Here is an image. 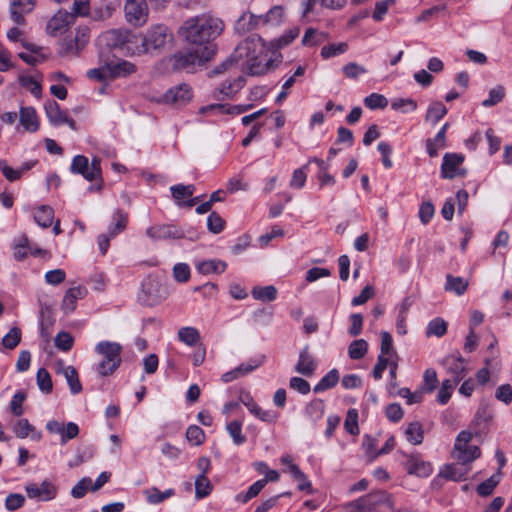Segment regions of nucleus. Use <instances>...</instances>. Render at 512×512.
Masks as SVG:
<instances>
[{
  "instance_id": "nucleus-44",
  "label": "nucleus",
  "mask_w": 512,
  "mask_h": 512,
  "mask_svg": "<svg viewBox=\"0 0 512 512\" xmlns=\"http://www.w3.org/2000/svg\"><path fill=\"white\" fill-rule=\"evenodd\" d=\"M324 402L320 399H316L311 401L306 409L305 413L310 418L313 423H316L319 419H321L324 415Z\"/></svg>"
},
{
  "instance_id": "nucleus-5",
  "label": "nucleus",
  "mask_w": 512,
  "mask_h": 512,
  "mask_svg": "<svg viewBox=\"0 0 512 512\" xmlns=\"http://www.w3.org/2000/svg\"><path fill=\"white\" fill-rule=\"evenodd\" d=\"M121 350V345L116 342L103 341L96 345L95 351L103 358L97 366V371L101 376H108L119 367Z\"/></svg>"
},
{
  "instance_id": "nucleus-49",
  "label": "nucleus",
  "mask_w": 512,
  "mask_h": 512,
  "mask_svg": "<svg viewBox=\"0 0 512 512\" xmlns=\"http://www.w3.org/2000/svg\"><path fill=\"white\" fill-rule=\"evenodd\" d=\"M447 332V323L441 319L436 318L428 323L426 328V335L442 337Z\"/></svg>"
},
{
  "instance_id": "nucleus-55",
  "label": "nucleus",
  "mask_w": 512,
  "mask_h": 512,
  "mask_svg": "<svg viewBox=\"0 0 512 512\" xmlns=\"http://www.w3.org/2000/svg\"><path fill=\"white\" fill-rule=\"evenodd\" d=\"M299 33H300V29L298 27H294V28L290 29L288 32H286L285 34H283L278 39L273 40L271 42V46L273 48H277V49L285 47V46L289 45L295 38H297Z\"/></svg>"
},
{
  "instance_id": "nucleus-7",
  "label": "nucleus",
  "mask_w": 512,
  "mask_h": 512,
  "mask_svg": "<svg viewBox=\"0 0 512 512\" xmlns=\"http://www.w3.org/2000/svg\"><path fill=\"white\" fill-rule=\"evenodd\" d=\"M351 512H389L393 509L390 496L378 491L370 493L351 504Z\"/></svg>"
},
{
  "instance_id": "nucleus-26",
  "label": "nucleus",
  "mask_w": 512,
  "mask_h": 512,
  "mask_svg": "<svg viewBox=\"0 0 512 512\" xmlns=\"http://www.w3.org/2000/svg\"><path fill=\"white\" fill-rule=\"evenodd\" d=\"M262 16H256L250 12L243 13L242 16L237 20L235 29L240 33H246L255 29L259 24L262 23Z\"/></svg>"
},
{
  "instance_id": "nucleus-10",
  "label": "nucleus",
  "mask_w": 512,
  "mask_h": 512,
  "mask_svg": "<svg viewBox=\"0 0 512 512\" xmlns=\"http://www.w3.org/2000/svg\"><path fill=\"white\" fill-rule=\"evenodd\" d=\"M124 11L131 25L142 26L147 22L148 7L145 0H126Z\"/></svg>"
},
{
  "instance_id": "nucleus-13",
  "label": "nucleus",
  "mask_w": 512,
  "mask_h": 512,
  "mask_svg": "<svg viewBox=\"0 0 512 512\" xmlns=\"http://www.w3.org/2000/svg\"><path fill=\"white\" fill-rule=\"evenodd\" d=\"M27 496L38 501H49L56 496V487L48 480L43 481L40 485L29 483L25 487Z\"/></svg>"
},
{
  "instance_id": "nucleus-9",
  "label": "nucleus",
  "mask_w": 512,
  "mask_h": 512,
  "mask_svg": "<svg viewBox=\"0 0 512 512\" xmlns=\"http://www.w3.org/2000/svg\"><path fill=\"white\" fill-rule=\"evenodd\" d=\"M166 298V291L160 282L148 278L142 283L140 300L147 306H154Z\"/></svg>"
},
{
  "instance_id": "nucleus-57",
  "label": "nucleus",
  "mask_w": 512,
  "mask_h": 512,
  "mask_svg": "<svg viewBox=\"0 0 512 512\" xmlns=\"http://www.w3.org/2000/svg\"><path fill=\"white\" fill-rule=\"evenodd\" d=\"M364 104L371 110L383 109L388 105V100L384 95L372 93L364 99Z\"/></svg>"
},
{
  "instance_id": "nucleus-42",
  "label": "nucleus",
  "mask_w": 512,
  "mask_h": 512,
  "mask_svg": "<svg viewBox=\"0 0 512 512\" xmlns=\"http://www.w3.org/2000/svg\"><path fill=\"white\" fill-rule=\"evenodd\" d=\"M368 350V343L364 339L354 340L348 347L349 357L353 360L362 359Z\"/></svg>"
},
{
  "instance_id": "nucleus-24",
  "label": "nucleus",
  "mask_w": 512,
  "mask_h": 512,
  "mask_svg": "<svg viewBox=\"0 0 512 512\" xmlns=\"http://www.w3.org/2000/svg\"><path fill=\"white\" fill-rule=\"evenodd\" d=\"M45 113L50 123L54 126L64 124L67 113L61 110L60 105L55 100H49L44 105Z\"/></svg>"
},
{
  "instance_id": "nucleus-35",
  "label": "nucleus",
  "mask_w": 512,
  "mask_h": 512,
  "mask_svg": "<svg viewBox=\"0 0 512 512\" xmlns=\"http://www.w3.org/2000/svg\"><path fill=\"white\" fill-rule=\"evenodd\" d=\"M251 294L256 300H260L262 302H271L276 299L277 289L272 285L254 287L251 291Z\"/></svg>"
},
{
  "instance_id": "nucleus-3",
  "label": "nucleus",
  "mask_w": 512,
  "mask_h": 512,
  "mask_svg": "<svg viewBox=\"0 0 512 512\" xmlns=\"http://www.w3.org/2000/svg\"><path fill=\"white\" fill-rule=\"evenodd\" d=\"M135 49L132 54H159L172 47L174 36L172 31L163 24L151 26L144 35H136Z\"/></svg>"
},
{
  "instance_id": "nucleus-23",
  "label": "nucleus",
  "mask_w": 512,
  "mask_h": 512,
  "mask_svg": "<svg viewBox=\"0 0 512 512\" xmlns=\"http://www.w3.org/2000/svg\"><path fill=\"white\" fill-rule=\"evenodd\" d=\"M470 467L465 464H460L455 460L454 463L445 466L440 475L446 479H450L453 481H460L465 479V476L468 474Z\"/></svg>"
},
{
  "instance_id": "nucleus-16",
  "label": "nucleus",
  "mask_w": 512,
  "mask_h": 512,
  "mask_svg": "<svg viewBox=\"0 0 512 512\" xmlns=\"http://www.w3.org/2000/svg\"><path fill=\"white\" fill-rule=\"evenodd\" d=\"M464 157L457 153H446L443 157L441 166V176L445 179H452L461 175L459 167L463 163Z\"/></svg>"
},
{
  "instance_id": "nucleus-40",
  "label": "nucleus",
  "mask_w": 512,
  "mask_h": 512,
  "mask_svg": "<svg viewBox=\"0 0 512 512\" xmlns=\"http://www.w3.org/2000/svg\"><path fill=\"white\" fill-rule=\"evenodd\" d=\"M446 280L445 289L447 291H453L457 295H462L467 289L468 281L462 277H454L448 274Z\"/></svg>"
},
{
  "instance_id": "nucleus-53",
  "label": "nucleus",
  "mask_w": 512,
  "mask_h": 512,
  "mask_svg": "<svg viewBox=\"0 0 512 512\" xmlns=\"http://www.w3.org/2000/svg\"><path fill=\"white\" fill-rule=\"evenodd\" d=\"M500 474H494L484 482L478 485L477 492L481 496H489L493 493L495 487L499 484Z\"/></svg>"
},
{
  "instance_id": "nucleus-20",
  "label": "nucleus",
  "mask_w": 512,
  "mask_h": 512,
  "mask_svg": "<svg viewBox=\"0 0 512 512\" xmlns=\"http://www.w3.org/2000/svg\"><path fill=\"white\" fill-rule=\"evenodd\" d=\"M107 68L110 72V79L127 77L135 73L137 70L135 64L126 60L107 62Z\"/></svg>"
},
{
  "instance_id": "nucleus-46",
  "label": "nucleus",
  "mask_w": 512,
  "mask_h": 512,
  "mask_svg": "<svg viewBox=\"0 0 512 512\" xmlns=\"http://www.w3.org/2000/svg\"><path fill=\"white\" fill-rule=\"evenodd\" d=\"M447 114V108L441 102L432 103L426 113V120L437 123Z\"/></svg>"
},
{
  "instance_id": "nucleus-56",
  "label": "nucleus",
  "mask_w": 512,
  "mask_h": 512,
  "mask_svg": "<svg viewBox=\"0 0 512 512\" xmlns=\"http://www.w3.org/2000/svg\"><path fill=\"white\" fill-rule=\"evenodd\" d=\"M90 12V0H74L71 12H69L70 15L73 16V20H75L76 17H86L89 15Z\"/></svg>"
},
{
  "instance_id": "nucleus-54",
  "label": "nucleus",
  "mask_w": 512,
  "mask_h": 512,
  "mask_svg": "<svg viewBox=\"0 0 512 512\" xmlns=\"http://www.w3.org/2000/svg\"><path fill=\"white\" fill-rule=\"evenodd\" d=\"M391 108L402 113H410L417 109V103L411 98H398L391 103Z\"/></svg>"
},
{
  "instance_id": "nucleus-36",
  "label": "nucleus",
  "mask_w": 512,
  "mask_h": 512,
  "mask_svg": "<svg viewBox=\"0 0 512 512\" xmlns=\"http://www.w3.org/2000/svg\"><path fill=\"white\" fill-rule=\"evenodd\" d=\"M144 494L149 503L159 504V503L163 502L164 500L170 498L172 495H174V490L167 489V490L161 492L158 488L152 487L150 489L145 490Z\"/></svg>"
},
{
  "instance_id": "nucleus-4",
  "label": "nucleus",
  "mask_w": 512,
  "mask_h": 512,
  "mask_svg": "<svg viewBox=\"0 0 512 512\" xmlns=\"http://www.w3.org/2000/svg\"><path fill=\"white\" fill-rule=\"evenodd\" d=\"M215 54L214 45L195 48L185 52H179L169 58L173 70H186L191 72L196 66H201L209 61Z\"/></svg>"
},
{
  "instance_id": "nucleus-2",
  "label": "nucleus",
  "mask_w": 512,
  "mask_h": 512,
  "mask_svg": "<svg viewBox=\"0 0 512 512\" xmlns=\"http://www.w3.org/2000/svg\"><path fill=\"white\" fill-rule=\"evenodd\" d=\"M224 29L221 19L208 13H203L187 19L180 26L178 34L187 43L197 48L213 45L211 42L217 38Z\"/></svg>"
},
{
  "instance_id": "nucleus-63",
  "label": "nucleus",
  "mask_w": 512,
  "mask_h": 512,
  "mask_svg": "<svg viewBox=\"0 0 512 512\" xmlns=\"http://www.w3.org/2000/svg\"><path fill=\"white\" fill-rule=\"evenodd\" d=\"M74 343V338L68 332H60L55 337V346L62 351H69Z\"/></svg>"
},
{
  "instance_id": "nucleus-1",
  "label": "nucleus",
  "mask_w": 512,
  "mask_h": 512,
  "mask_svg": "<svg viewBox=\"0 0 512 512\" xmlns=\"http://www.w3.org/2000/svg\"><path fill=\"white\" fill-rule=\"evenodd\" d=\"M262 43L259 37H248L244 39L233 51L231 56L220 65L216 66L212 70L213 75H218L227 70L228 66L232 63L244 60V65L248 70L249 75L259 76L267 73L273 69V61L268 60L265 64H262V60L259 59V54L262 51Z\"/></svg>"
},
{
  "instance_id": "nucleus-47",
  "label": "nucleus",
  "mask_w": 512,
  "mask_h": 512,
  "mask_svg": "<svg viewBox=\"0 0 512 512\" xmlns=\"http://www.w3.org/2000/svg\"><path fill=\"white\" fill-rule=\"evenodd\" d=\"M114 226L110 229L109 233L111 237L119 234L123 230H125L127 222H128V214L122 210H116L113 214Z\"/></svg>"
},
{
  "instance_id": "nucleus-29",
  "label": "nucleus",
  "mask_w": 512,
  "mask_h": 512,
  "mask_svg": "<svg viewBox=\"0 0 512 512\" xmlns=\"http://www.w3.org/2000/svg\"><path fill=\"white\" fill-rule=\"evenodd\" d=\"M70 170L74 174L82 175L88 181H95V177H90L89 160L86 156L77 155L73 158Z\"/></svg>"
},
{
  "instance_id": "nucleus-18",
  "label": "nucleus",
  "mask_w": 512,
  "mask_h": 512,
  "mask_svg": "<svg viewBox=\"0 0 512 512\" xmlns=\"http://www.w3.org/2000/svg\"><path fill=\"white\" fill-rule=\"evenodd\" d=\"M35 0H10V13L13 21L21 25L24 23V14L33 10Z\"/></svg>"
},
{
  "instance_id": "nucleus-8",
  "label": "nucleus",
  "mask_w": 512,
  "mask_h": 512,
  "mask_svg": "<svg viewBox=\"0 0 512 512\" xmlns=\"http://www.w3.org/2000/svg\"><path fill=\"white\" fill-rule=\"evenodd\" d=\"M134 37L136 35L128 30L113 29L103 33L100 40L111 49L121 48L132 53V49H135Z\"/></svg>"
},
{
  "instance_id": "nucleus-32",
  "label": "nucleus",
  "mask_w": 512,
  "mask_h": 512,
  "mask_svg": "<svg viewBox=\"0 0 512 512\" xmlns=\"http://www.w3.org/2000/svg\"><path fill=\"white\" fill-rule=\"evenodd\" d=\"M461 380V376H455L453 379L444 380L437 395L438 402L441 404H446L451 397V391Z\"/></svg>"
},
{
  "instance_id": "nucleus-48",
  "label": "nucleus",
  "mask_w": 512,
  "mask_h": 512,
  "mask_svg": "<svg viewBox=\"0 0 512 512\" xmlns=\"http://www.w3.org/2000/svg\"><path fill=\"white\" fill-rule=\"evenodd\" d=\"M406 436L412 444H421L423 441L422 425L419 422L410 423L406 429Z\"/></svg>"
},
{
  "instance_id": "nucleus-27",
  "label": "nucleus",
  "mask_w": 512,
  "mask_h": 512,
  "mask_svg": "<svg viewBox=\"0 0 512 512\" xmlns=\"http://www.w3.org/2000/svg\"><path fill=\"white\" fill-rule=\"evenodd\" d=\"M20 123L30 132H35L39 128V122L36 111L33 107H22L20 109Z\"/></svg>"
},
{
  "instance_id": "nucleus-30",
  "label": "nucleus",
  "mask_w": 512,
  "mask_h": 512,
  "mask_svg": "<svg viewBox=\"0 0 512 512\" xmlns=\"http://www.w3.org/2000/svg\"><path fill=\"white\" fill-rule=\"evenodd\" d=\"M13 431L18 438H26L28 436L36 440L41 438V434L35 431V427L27 419L18 420L13 426Z\"/></svg>"
},
{
  "instance_id": "nucleus-38",
  "label": "nucleus",
  "mask_w": 512,
  "mask_h": 512,
  "mask_svg": "<svg viewBox=\"0 0 512 512\" xmlns=\"http://www.w3.org/2000/svg\"><path fill=\"white\" fill-rule=\"evenodd\" d=\"M339 381V373L336 369L330 370L314 387V392H322L334 387Z\"/></svg>"
},
{
  "instance_id": "nucleus-58",
  "label": "nucleus",
  "mask_w": 512,
  "mask_h": 512,
  "mask_svg": "<svg viewBox=\"0 0 512 512\" xmlns=\"http://www.w3.org/2000/svg\"><path fill=\"white\" fill-rule=\"evenodd\" d=\"M37 384L39 389L44 393H50L53 388L51 376L49 372L44 369L40 368L37 372Z\"/></svg>"
},
{
  "instance_id": "nucleus-25",
  "label": "nucleus",
  "mask_w": 512,
  "mask_h": 512,
  "mask_svg": "<svg viewBox=\"0 0 512 512\" xmlns=\"http://www.w3.org/2000/svg\"><path fill=\"white\" fill-rule=\"evenodd\" d=\"M448 123L444 124L443 127L438 131L435 138L426 140V149L430 157H436L438 150L446 147V131Z\"/></svg>"
},
{
  "instance_id": "nucleus-15",
  "label": "nucleus",
  "mask_w": 512,
  "mask_h": 512,
  "mask_svg": "<svg viewBox=\"0 0 512 512\" xmlns=\"http://www.w3.org/2000/svg\"><path fill=\"white\" fill-rule=\"evenodd\" d=\"M74 22L68 11L59 10L48 22L46 30L51 36L64 32Z\"/></svg>"
},
{
  "instance_id": "nucleus-52",
  "label": "nucleus",
  "mask_w": 512,
  "mask_h": 512,
  "mask_svg": "<svg viewBox=\"0 0 512 512\" xmlns=\"http://www.w3.org/2000/svg\"><path fill=\"white\" fill-rule=\"evenodd\" d=\"M226 429L236 445L246 442V437L242 434V424L239 421H232L227 424Z\"/></svg>"
},
{
  "instance_id": "nucleus-64",
  "label": "nucleus",
  "mask_w": 512,
  "mask_h": 512,
  "mask_svg": "<svg viewBox=\"0 0 512 512\" xmlns=\"http://www.w3.org/2000/svg\"><path fill=\"white\" fill-rule=\"evenodd\" d=\"M348 49V45L345 42L339 44H331L322 47L321 56L323 58H330L344 53Z\"/></svg>"
},
{
  "instance_id": "nucleus-61",
  "label": "nucleus",
  "mask_w": 512,
  "mask_h": 512,
  "mask_svg": "<svg viewBox=\"0 0 512 512\" xmlns=\"http://www.w3.org/2000/svg\"><path fill=\"white\" fill-rule=\"evenodd\" d=\"M187 440L193 445H201L205 440L204 431L197 425H191L186 431Z\"/></svg>"
},
{
  "instance_id": "nucleus-45",
  "label": "nucleus",
  "mask_w": 512,
  "mask_h": 512,
  "mask_svg": "<svg viewBox=\"0 0 512 512\" xmlns=\"http://www.w3.org/2000/svg\"><path fill=\"white\" fill-rule=\"evenodd\" d=\"M257 367V364H241L235 369L226 372L222 375V380L224 382H230L233 381L241 376H244L251 371H253Z\"/></svg>"
},
{
  "instance_id": "nucleus-21",
  "label": "nucleus",
  "mask_w": 512,
  "mask_h": 512,
  "mask_svg": "<svg viewBox=\"0 0 512 512\" xmlns=\"http://www.w3.org/2000/svg\"><path fill=\"white\" fill-rule=\"evenodd\" d=\"M87 289L82 286L73 287L66 291L62 300V309L66 313H70L75 310L76 302L78 299H82L86 296Z\"/></svg>"
},
{
  "instance_id": "nucleus-62",
  "label": "nucleus",
  "mask_w": 512,
  "mask_h": 512,
  "mask_svg": "<svg viewBox=\"0 0 512 512\" xmlns=\"http://www.w3.org/2000/svg\"><path fill=\"white\" fill-rule=\"evenodd\" d=\"M266 485V480H258L251 485L248 491L243 495H238L237 500L243 503L248 502L250 499L256 497Z\"/></svg>"
},
{
  "instance_id": "nucleus-39",
  "label": "nucleus",
  "mask_w": 512,
  "mask_h": 512,
  "mask_svg": "<svg viewBox=\"0 0 512 512\" xmlns=\"http://www.w3.org/2000/svg\"><path fill=\"white\" fill-rule=\"evenodd\" d=\"M407 471L409 474L426 477L431 473V466L428 463L411 458L407 462Z\"/></svg>"
},
{
  "instance_id": "nucleus-51",
  "label": "nucleus",
  "mask_w": 512,
  "mask_h": 512,
  "mask_svg": "<svg viewBox=\"0 0 512 512\" xmlns=\"http://www.w3.org/2000/svg\"><path fill=\"white\" fill-rule=\"evenodd\" d=\"M21 341V329L18 327H12L10 331L3 337L2 345L9 350H12L18 346Z\"/></svg>"
},
{
  "instance_id": "nucleus-28",
  "label": "nucleus",
  "mask_w": 512,
  "mask_h": 512,
  "mask_svg": "<svg viewBox=\"0 0 512 512\" xmlns=\"http://www.w3.org/2000/svg\"><path fill=\"white\" fill-rule=\"evenodd\" d=\"M243 404L248 410L257 418L262 421L272 423L276 420V415L268 410H263L251 397L247 396L242 400Z\"/></svg>"
},
{
  "instance_id": "nucleus-34",
  "label": "nucleus",
  "mask_w": 512,
  "mask_h": 512,
  "mask_svg": "<svg viewBox=\"0 0 512 512\" xmlns=\"http://www.w3.org/2000/svg\"><path fill=\"white\" fill-rule=\"evenodd\" d=\"M35 221L43 228L50 227L54 219V211L50 206H41L34 212Z\"/></svg>"
},
{
  "instance_id": "nucleus-37",
  "label": "nucleus",
  "mask_w": 512,
  "mask_h": 512,
  "mask_svg": "<svg viewBox=\"0 0 512 512\" xmlns=\"http://www.w3.org/2000/svg\"><path fill=\"white\" fill-rule=\"evenodd\" d=\"M64 377L72 394H78L82 391V385L79 380L78 372L73 366H68L64 369Z\"/></svg>"
},
{
  "instance_id": "nucleus-14",
  "label": "nucleus",
  "mask_w": 512,
  "mask_h": 512,
  "mask_svg": "<svg viewBox=\"0 0 512 512\" xmlns=\"http://www.w3.org/2000/svg\"><path fill=\"white\" fill-rule=\"evenodd\" d=\"M146 235L153 241L183 238V232L173 225H154L146 229Z\"/></svg>"
},
{
  "instance_id": "nucleus-19",
  "label": "nucleus",
  "mask_w": 512,
  "mask_h": 512,
  "mask_svg": "<svg viewBox=\"0 0 512 512\" xmlns=\"http://www.w3.org/2000/svg\"><path fill=\"white\" fill-rule=\"evenodd\" d=\"M481 455V451L478 446L475 445H466L462 447H454L452 452L453 458L458 461L460 464H465L469 466L474 460L479 458Z\"/></svg>"
},
{
  "instance_id": "nucleus-50",
  "label": "nucleus",
  "mask_w": 512,
  "mask_h": 512,
  "mask_svg": "<svg viewBox=\"0 0 512 512\" xmlns=\"http://www.w3.org/2000/svg\"><path fill=\"white\" fill-rule=\"evenodd\" d=\"M20 85L29 90L35 97L39 98L42 93L40 81L32 76H20Z\"/></svg>"
},
{
  "instance_id": "nucleus-6",
  "label": "nucleus",
  "mask_w": 512,
  "mask_h": 512,
  "mask_svg": "<svg viewBox=\"0 0 512 512\" xmlns=\"http://www.w3.org/2000/svg\"><path fill=\"white\" fill-rule=\"evenodd\" d=\"M89 42V29L79 28L59 41L57 53L62 58L78 57Z\"/></svg>"
},
{
  "instance_id": "nucleus-11",
  "label": "nucleus",
  "mask_w": 512,
  "mask_h": 512,
  "mask_svg": "<svg viewBox=\"0 0 512 512\" xmlns=\"http://www.w3.org/2000/svg\"><path fill=\"white\" fill-rule=\"evenodd\" d=\"M46 429L51 434H59L61 436L62 445L76 438L79 434V427L74 422L65 424L57 420H50L46 423Z\"/></svg>"
},
{
  "instance_id": "nucleus-33",
  "label": "nucleus",
  "mask_w": 512,
  "mask_h": 512,
  "mask_svg": "<svg viewBox=\"0 0 512 512\" xmlns=\"http://www.w3.org/2000/svg\"><path fill=\"white\" fill-rule=\"evenodd\" d=\"M284 7L277 5L272 7L264 16H262V24L269 26H277L283 22Z\"/></svg>"
},
{
  "instance_id": "nucleus-31",
  "label": "nucleus",
  "mask_w": 512,
  "mask_h": 512,
  "mask_svg": "<svg viewBox=\"0 0 512 512\" xmlns=\"http://www.w3.org/2000/svg\"><path fill=\"white\" fill-rule=\"evenodd\" d=\"M227 264L220 260H204L196 265L199 273L208 275L211 273H223L226 270Z\"/></svg>"
},
{
  "instance_id": "nucleus-41",
  "label": "nucleus",
  "mask_w": 512,
  "mask_h": 512,
  "mask_svg": "<svg viewBox=\"0 0 512 512\" xmlns=\"http://www.w3.org/2000/svg\"><path fill=\"white\" fill-rule=\"evenodd\" d=\"M178 338L188 346H194L200 340V334L194 327H182L178 331Z\"/></svg>"
},
{
  "instance_id": "nucleus-43",
  "label": "nucleus",
  "mask_w": 512,
  "mask_h": 512,
  "mask_svg": "<svg viewBox=\"0 0 512 512\" xmlns=\"http://www.w3.org/2000/svg\"><path fill=\"white\" fill-rule=\"evenodd\" d=\"M213 489V486L207 476L200 474L195 480V496L197 499H202L208 496Z\"/></svg>"
},
{
  "instance_id": "nucleus-17",
  "label": "nucleus",
  "mask_w": 512,
  "mask_h": 512,
  "mask_svg": "<svg viewBox=\"0 0 512 512\" xmlns=\"http://www.w3.org/2000/svg\"><path fill=\"white\" fill-rule=\"evenodd\" d=\"M245 79L242 76L237 77L233 81L223 82L213 93L216 100H224L232 98L239 90L243 88Z\"/></svg>"
},
{
  "instance_id": "nucleus-22",
  "label": "nucleus",
  "mask_w": 512,
  "mask_h": 512,
  "mask_svg": "<svg viewBox=\"0 0 512 512\" xmlns=\"http://www.w3.org/2000/svg\"><path fill=\"white\" fill-rule=\"evenodd\" d=\"M316 368L315 360L310 354L308 346H306L299 355L298 362L295 366L296 372L304 376H311Z\"/></svg>"
},
{
  "instance_id": "nucleus-60",
  "label": "nucleus",
  "mask_w": 512,
  "mask_h": 512,
  "mask_svg": "<svg viewBox=\"0 0 512 512\" xmlns=\"http://www.w3.org/2000/svg\"><path fill=\"white\" fill-rule=\"evenodd\" d=\"M505 97V89L503 86H496L489 91V98L482 102V106L491 107L503 100Z\"/></svg>"
},
{
  "instance_id": "nucleus-12",
  "label": "nucleus",
  "mask_w": 512,
  "mask_h": 512,
  "mask_svg": "<svg viewBox=\"0 0 512 512\" xmlns=\"http://www.w3.org/2000/svg\"><path fill=\"white\" fill-rule=\"evenodd\" d=\"M192 99L191 88L187 84H180L167 90L160 102L165 104L184 105Z\"/></svg>"
},
{
  "instance_id": "nucleus-59",
  "label": "nucleus",
  "mask_w": 512,
  "mask_h": 512,
  "mask_svg": "<svg viewBox=\"0 0 512 512\" xmlns=\"http://www.w3.org/2000/svg\"><path fill=\"white\" fill-rule=\"evenodd\" d=\"M381 353L380 355L387 357H397L396 351L393 348V340L390 333L381 332Z\"/></svg>"
}]
</instances>
